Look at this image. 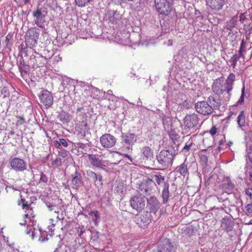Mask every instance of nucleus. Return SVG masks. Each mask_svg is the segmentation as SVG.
Here are the masks:
<instances>
[{
    "label": "nucleus",
    "instance_id": "1",
    "mask_svg": "<svg viewBox=\"0 0 252 252\" xmlns=\"http://www.w3.org/2000/svg\"><path fill=\"white\" fill-rule=\"evenodd\" d=\"M235 80V75L233 73L229 74L225 82H223V77L217 78L212 85L213 91L218 95H220L226 92L227 95L225 97L224 96V99L225 101H228L230 98L231 92L233 88Z\"/></svg>",
    "mask_w": 252,
    "mask_h": 252
},
{
    "label": "nucleus",
    "instance_id": "2",
    "mask_svg": "<svg viewBox=\"0 0 252 252\" xmlns=\"http://www.w3.org/2000/svg\"><path fill=\"white\" fill-rule=\"evenodd\" d=\"M174 0H154L157 11L161 15H168L173 10Z\"/></svg>",
    "mask_w": 252,
    "mask_h": 252
},
{
    "label": "nucleus",
    "instance_id": "3",
    "mask_svg": "<svg viewBox=\"0 0 252 252\" xmlns=\"http://www.w3.org/2000/svg\"><path fill=\"white\" fill-rule=\"evenodd\" d=\"M130 203L133 209L140 212L144 209L146 205L145 197L141 194L138 193L131 197Z\"/></svg>",
    "mask_w": 252,
    "mask_h": 252
},
{
    "label": "nucleus",
    "instance_id": "4",
    "mask_svg": "<svg viewBox=\"0 0 252 252\" xmlns=\"http://www.w3.org/2000/svg\"><path fill=\"white\" fill-rule=\"evenodd\" d=\"M38 96L41 105L45 108L48 109L52 105L54 99L50 92L47 90H43Z\"/></svg>",
    "mask_w": 252,
    "mask_h": 252
},
{
    "label": "nucleus",
    "instance_id": "5",
    "mask_svg": "<svg viewBox=\"0 0 252 252\" xmlns=\"http://www.w3.org/2000/svg\"><path fill=\"white\" fill-rule=\"evenodd\" d=\"M99 141L103 148L109 149L116 145L117 139L111 134L105 133L100 137Z\"/></svg>",
    "mask_w": 252,
    "mask_h": 252
},
{
    "label": "nucleus",
    "instance_id": "6",
    "mask_svg": "<svg viewBox=\"0 0 252 252\" xmlns=\"http://www.w3.org/2000/svg\"><path fill=\"white\" fill-rule=\"evenodd\" d=\"M25 214L23 216V220L20 222V224L22 226H27L29 227L34 225V221L31 220V218H33L35 216V214L31 206L28 208H25Z\"/></svg>",
    "mask_w": 252,
    "mask_h": 252
},
{
    "label": "nucleus",
    "instance_id": "7",
    "mask_svg": "<svg viewBox=\"0 0 252 252\" xmlns=\"http://www.w3.org/2000/svg\"><path fill=\"white\" fill-rule=\"evenodd\" d=\"M11 167L16 171H22L26 169V162L22 159L14 158L10 162Z\"/></svg>",
    "mask_w": 252,
    "mask_h": 252
},
{
    "label": "nucleus",
    "instance_id": "8",
    "mask_svg": "<svg viewBox=\"0 0 252 252\" xmlns=\"http://www.w3.org/2000/svg\"><path fill=\"white\" fill-rule=\"evenodd\" d=\"M38 36V33L33 31L27 33L25 38L26 46L30 48L34 47L37 44Z\"/></svg>",
    "mask_w": 252,
    "mask_h": 252
},
{
    "label": "nucleus",
    "instance_id": "9",
    "mask_svg": "<svg viewBox=\"0 0 252 252\" xmlns=\"http://www.w3.org/2000/svg\"><path fill=\"white\" fill-rule=\"evenodd\" d=\"M90 128L86 121L79 122L75 126V130L78 135L85 137L90 132Z\"/></svg>",
    "mask_w": 252,
    "mask_h": 252
},
{
    "label": "nucleus",
    "instance_id": "10",
    "mask_svg": "<svg viewBox=\"0 0 252 252\" xmlns=\"http://www.w3.org/2000/svg\"><path fill=\"white\" fill-rule=\"evenodd\" d=\"M184 123L186 127L188 128H192L198 123V117L194 114L187 115L184 118Z\"/></svg>",
    "mask_w": 252,
    "mask_h": 252
},
{
    "label": "nucleus",
    "instance_id": "11",
    "mask_svg": "<svg viewBox=\"0 0 252 252\" xmlns=\"http://www.w3.org/2000/svg\"><path fill=\"white\" fill-rule=\"evenodd\" d=\"M32 16L35 18V23L40 28L42 27L45 22V15L42 13L41 9L38 8L35 11L32 13Z\"/></svg>",
    "mask_w": 252,
    "mask_h": 252
},
{
    "label": "nucleus",
    "instance_id": "12",
    "mask_svg": "<svg viewBox=\"0 0 252 252\" xmlns=\"http://www.w3.org/2000/svg\"><path fill=\"white\" fill-rule=\"evenodd\" d=\"M171 155L167 150H162L157 158L158 161L161 164H167L171 161Z\"/></svg>",
    "mask_w": 252,
    "mask_h": 252
},
{
    "label": "nucleus",
    "instance_id": "13",
    "mask_svg": "<svg viewBox=\"0 0 252 252\" xmlns=\"http://www.w3.org/2000/svg\"><path fill=\"white\" fill-rule=\"evenodd\" d=\"M173 246L168 239L162 241L158 246V252H171Z\"/></svg>",
    "mask_w": 252,
    "mask_h": 252
},
{
    "label": "nucleus",
    "instance_id": "14",
    "mask_svg": "<svg viewBox=\"0 0 252 252\" xmlns=\"http://www.w3.org/2000/svg\"><path fill=\"white\" fill-rule=\"evenodd\" d=\"M206 4L212 9L219 10L224 4V0H206Z\"/></svg>",
    "mask_w": 252,
    "mask_h": 252
},
{
    "label": "nucleus",
    "instance_id": "15",
    "mask_svg": "<svg viewBox=\"0 0 252 252\" xmlns=\"http://www.w3.org/2000/svg\"><path fill=\"white\" fill-rule=\"evenodd\" d=\"M150 222V220L146 216L141 215L136 218V223L143 228L147 227Z\"/></svg>",
    "mask_w": 252,
    "mask_h": 252
},
{
    "label": "nucleus",
    "instance_id": "16",
    "mask_svg": "<svg viewBox=\"0 0 252 252\" xmlns=\"http://www.w3.org/2000/svg\"><path fill=\"white\" fill-rule=\"evenodd\" d=\"M227 183H224L222 186L223 190L227 194H231L232 193L233 189L234 188V184L232 183L229 177L226 178Z\"/></svg>",
    "mask_w": 252,
    "mask_h": 252
},
{
    "label": "nucleus",
    "instance_id": "17",
    "mask_svg": "<svg viewBox=\"0 0 252 252\" xmlns=\"http://www.w3.org/2000/svg\"><path fill=\"white\" fill-rule=\"evenodd\" d=\"M88 158L91 164L94 166L99 167L102 164V160L100 156L90 154L88 155Z\"/></svg>",
    "mask_w": 252,
    "mask_h": 252
},
{
    "label": "nucleus",
    "instance_id": "18",
    "mask_svg": "<svg viewBox=\"0 0 252 252\" xmlns=\"http://www.w3.org/2000/svg\"><path fill=\"white\" fill-rule=\"evenodd\" d=\"M141 152L143 159L147 160L153 157V150L148 146L143 147L141 150Z\"/></svg>",
    "mask_w": 252,
    "mask_h": 252
},
{
    "label": "nucleus",
    "instance_id": "19",
    "mask_svg": "<svg viewBox=\"0 0 252 252\" xmlns=\"http://www.w3.org/2000/svg\"><path fill=\"white\" fill-rule=\"evenodd\" d=\"M161 196L163 204L167 203L169 197V184L168 182L164 183L163 186Z\"/></svg>",
    "mask_w": 252,
    "mask_h": 252
},
{
    "label": "nucleus",
    "instance_id": "20",
    "mask_svg": "<svg viewBox=\"0 0 252 252\" xmlns=\"http://www.w3.org/2000/svg\"><path fill=\"white\" fill-rule=\"evenodd\" d=\"M206 103L212 109H219L220 105V100L219 99L216 100L214 96H211L208 97Z\"/></svg>",
    "mask_w": 252,
    "mask_h": 252
},
{
    "label": "nucleus",
    "instance_id": "21",
    "mask_svg": "<svg viewBox=\"0 0 252 252\" xmlns=\"http://www.w3.org/2000/svg\"><path fill=\"white\" fill-rule=\"evenodd\" d=\"M221 226L226 232L231 231L233 228L234 221L227 219H223Z\"/></svg>",
    "mask_w": 252,
    "mask_h": 252
},
{
    "label": "nucleus",
    "instance_id": "22",
    "mask_svg": "<svg viewBox=\"0 0 252 252\" xmlns=\"http://www.w3.org/2000/svg\"><path fill=\"white\" fill-rule=\"evenodd\" d=\"M152 176L158 186H160L162 184L164 185V183L168 182L167 181H165V177L162 176L160 173H152Z\"/></svg>",
    "mask_w": 252,
    "mask_h": 252
},
{
    "label": "nucleus",
    "instance_id": "23",
    "mask_svg": "<svg viewBox=\"0 0 252 252\" xmlns=\"http://www.w3.org/2000/svg\"><path fill=\"white\" fill-rule=\"evenodd\" d=\"M86 174L88 178L92 180L95 184H96L97 180H99L100 182L102 181V176L100 174L97 175L95 173L91 170L87 171Z\"/></svg>",
    "mask_w": 252,
    "mask_h": 252
},
{
    "label": "nucleus",
    "instance_id": "24",
    "mask_svg": "<svg viewBox=\"0 0 252 252\" xmlns=\"http://www.w3.org/2000/svg\"><path fill=\"white\" fill-rule=\"evenodd\" d=\"M182 233L188 236H192L194 234V227L192 225H185L182 229Z\"/></svg>",
    "mask_w": 252,
    "mask_h": 252
},
{
    "label": "nucleus",
    "instance_id": "25",
    "mask_svg": "<svg viewBox=\"0 0 252 252\" xmlns=\"http://www.w3.org/2000/svg\"><path fill=\"white\" fill-rule=\"evenodd\" d=\"M162 124L163 125L165 130H166L167 128L169 129V128H171V127L173 126L172 118L165 115H163Z\"/></svg>",
    "mask_w": 252,
    "mask_h": 252
},
{
    "label": "nucleus",
    "instance_id": "26",
    "mask_svg": "<svg viewBox=\"0 0 252 252\" xmlns=\"http://www.w3.org/2000/svg\"><path fill=\"white\" fill-rule=\"evenodd\" d=\"M209 217L208 219L206 221L207 222L206 225H208V228L209 226L211 227H214V225L217 223V220L214 218L213 216L212 213L209 212L207 213H206V218Z\"/></svg>",
    "mask_w": 252,
    "mask_h": 252
},
{
    "label": "nucleus",
    "instance_id": "27",
    "mask_svg": "<svg viewBox=\"0 0 252 252\" xmlns=\"http://www.w3.org/2000/svg\"><path fill=\"white\" fill-rule=\"evenodd\" d=\"M168 133L169 137L173 141L177 140L179 138V135L178 133L176 131L175 129L173 128V126L171 128H169L165 130Z\"/></svg>",
    "mask_w": 252,
    "mask_h": 252
},
{
    "label": "nucleus",
    "instance_id": "28",
    "mask_svg": "<svg viewBox=\"0 0 252 252\" xmlns=\"http://www.w3.org/2000/svg\"><path fill=\"white\" fill-rule=\"evenodd\" d=\"M58 118H59L60 121L63 123H67L70 120V116L69 114L68 113H67L64 111H62L59 113Z\"/></svg>",
    "mask_w": 252,
    "mask_h": 252
},
{
    "label": "nucleus",
    "instance_id": "29",
    "mask_svg": "<svg viewBox=\"0 0 252 252\" xmlns=\"http://www.w3.org/2000/svg\"><path fill=\"white\" fill-rule=\"evenodd\" d=\"M81 175L80 173H79L76 171L75 173V176L73 178L72 180V183L74 186H75L76 188H78L81 185Z\"/></svg>",
    "mask_w": 252,
    "mask_h": 252
},
{
    "label": "nucleus",
    "instance_id": "30",
    "mask_svg": "<svg viewBox=\"0 0 252 252\" xmlns=\"http://www.w3.org/2000/svg\"><path fill=\"white\" fill-rule=\"evenodd\" d=\"M17 203L18 205H21L22 206L23 209H25V208L30 207L32 202L26 200L25 199L22 197L21 195H20V198L18 199Z\"/></svg>",
    "mask_w": 252,
    "mask_h": 252
},
{
    "label": "nucleus",
    "instance_id": "31",
    "mask_svg": "<svg viewBox=\"0 0 252 252\" xmlns=\"http://www.w3.org/2000/svg\"><path fill=\"white\" fill-rule=\"evenodd\" d=\"M237 119V122L239 127H241L245 126L246 123V118L244 111H241L240 112Z\"/></svg>",
    "mask_w": 252,
    "mask_h": 252
},
{
    "label": "nucleus",
    "instance_id": "32",
    "mask_svg": "<svg viewBox=\"0 0 252 252\" xmlns=\"http://www.w3.org/2000/svg\"><path fill=\"white\" fill-rule=\"evenodd\" d=\"M195 107L198 113L202 115L205 114V101L198 102L196 103Z\"/></svg>",
    "mask_w": 252,
    "mask_h": 252
},
{
    "label": "nucleus",
    "instance_id": "33",
    "mask_svg": "<svg viewBox=\"0 0 252 252\" xmlns=\"http://www.w3.org/2000/svg\"><path fill=\"white\" fill-rule=\"evenodd\" d=\"M246 52V42L244 40V39H242L241 41L239 50L238 51V54L240 55L239 56H242V58L244 59L245 57L244 53H245Z\"/></svg>",
    "mask_w": 252,
    "mask_h": 252
},
{
    "label": "nucleus",
    "instance_id": "34",
    "mask_svg": "<svg viewBox=\"0 0 252 252\" xmlns=\"http://www.w3.org/2000/svg\"><path fill=\"white\" fill-rule=\"evenodd\" d=\"M153 204L152 205L151 203H150V205L151 206L150 209V211L152 212L156 213L157 212L158 208H159V202L156 198H153Z\"/></svg>",
    "mask_w": 252,
    "mask_h": 252
},
{
    "label": "nucleus",
    "instance_id": "35",
    "mask_svg": "<svg viewBox=\"0 0 252 252\" xmlns=\"http://www.w3.org/2000/svg\"><path fill=\"white\" fill-rule=\"evenodd\" d=\"M178 170L182 175L185 176L188 172L187 164L185 162L181 164L179 166Z\"/></svg>",
    "mask_w": 252,
    "mask_h": 252
},
{
    "label": "nucleus",
    "instance_id": "36",
    "mask_svg": "<svg viewBox=\"0 0 252 252\" xmlns=\"http://www.w3.org/2000/svg\"><path fill=\"white\" fill-rule=\"evenodd\" d=\"M239 54H234L232 56L231 59L229 60V62L231 63V65L234 68L237 64V62L239 61L240 58H242V56H239Z\"/></svg>",
    "mask_w": 252,
    "mask_h": 252
},
{
    "label": "nucleus",
    "instance_id": "37",
    "mask_svg": "<svg viewBox=\"0 0 252 252\" xmlns=\"http://www.w3.org/2000/svg\"><path fill=\"white\" fill-rule=\"evenodd\" d=\"M135 135L134 134H129V135H124L123 139L124 142L127 144L130 145L133 140Z\"/></svg>",
    "mask_w": 252,
    "mask_h": 252
},
{
    "label": "nucleus",
    "instance_id": "38",
    "mask_svg": "<svg viewBox=\"0 0 252 252\" xmlns=\"http://www.w3.org/2000/svg\"><path fill=\"white\" fill-rule=\"evenodd\" d=\"M139 189L141 191H144L145 193H149L152 190V187H148L144 182L139 185Z\"/></svg>",
    "mask_w": 252,
    "mask_h": 252
},
{
    "label": "nucleus",
    "instance_id": "39",
    "mask_svg": "<svg viewBox=\"0 0 252 252\" xmlns=\"http://www.w3.org/2000/svg\"><path fill=\"white\" fill-rule=\"evenodd\" d=\"M89 215L94 222L96 221L100 217L99 212L97 210L91 211L89 213Z\"/></svg>",
    "mask_w": 252,
    "mask_h": 252
},
{
    "label": "nucleus",
    "instance_id": "40",
    "mask_svg": "<svg viewBox=\"0 0 252 252\" xmlns=\"http://www.w3.org/2000/svg\"><path fill=\"white\" fill-rule=\"evenodd\" d=\"M237 22V21L235 19H234V18H232L230 20L229 23H228L226 25V29L228 30L231 31L232 29L234 28L235 25H236Z\"/></svg>",
    "mask_w": 252,
    "mask_h": 252
},
{
    "label": "nucleus",
    "instance_id": "41",
    "mask_svg": "<svg viewBox=\"0 0 252 252\" xmlns=\"http://www.w3.org/2000/svg\"><path fill=\"white\" fill-rule=\"evenodd\" d=\"M243 211L247 216H248L249 214H252V202L251 203L247 204L245 207L244 209H243Z\"/></svg>",
    "mask_w": 252,
    "mask_h": 252
},
{
    "label": "nucleus",
    "instance_id": "42",
    "mask_svg": "<svg viewBox=\"0 0 252 252\" xmlns=\"http://www.w3.org/2000/svg\"><path fill=\"white\" fill-rule=\"evenodd\" d=\"M245 86L244 85L242 89V90H241V96H240L239 99L238 100V101L236 103L237 105H240V104H242V103H243V102L244 101V97H245Z\"/></svg>",
    "mask_w": 252,
    "mask_h": 252
},
{
    "label": "nucleus",
    "instance_id": "43",
    "mask_svg": "<svg viewBox=\"0 0 252 252\" xmlns=\"http://www.w3.org/2000/svg\"><path fill=\"white\" fill-rule=\"evenodd\" d=\"M90 0H75V2L79 7H82L85 6Z\"/></svg>",
    "mask_w": 252,
    "mask_h": 252
},
{
    "label": "nucleus",
    "instance_id": "44",
    "mask_svg": "<svg viewBox=\"0 0 252 252\" xmlns=\"http://www.w3.org/2000/svg\"><path fill=\"white\" fill-rule=\"evenodd\" d=\"M192 144H193V143L192 141H191V142L189 141L188 143H186V145L185 146V147H184V148L183 149L182 151L185 153H186L189 152Z\"/></svg>",
    "mask_w": 252,
    "mask_h": 252
},
{
    "label": "nucleus",
    "instance_id": "45",
    "mask_svg": "<svg viewBox=\"0 0 252 252\" xmlns=\"http://www.w3.org/2000/svg\"><path fill=\"white\" fill-rule=\"evenodd\" d=\"M76 228L77 231V233L80 236H81L82 234L85 231V229L84 228V226L83 225L78 224V226Z\"/></svg>",
    "mask_w": 252,
    "mask_h": 252
},
{
    "label": "nucleus",
    "instance_id": "46",
    "mask_svg": "<svg viewBox=\"0 0 252 252\" xmlns=\"http://www.w3.org/2000/svg\"><path fill=\"white\" fill-rule=\"evenodd\" d=\"M205 150H201L199 153V156L200 158V162L203 165L205 163Z\"/></svg>",
    "mask_w": 252,
    "mask_h": 252
},
{
    "label": "nucleus",
    "instance_id": "47",
    "mask_svg": "<svg viewBox=\"0 0 252 252\" xmlns=\"http://www.w3.org/2000/svg\"><path fill=\"white\" fill-rule=\"evenodd\" d=\"M0 252H12V249L9 246H4L0 250Z\"/></svg>",
    "mask_w": 252,
    "mask_h": 252
},
{
    "label": "nucleus",
    "instance_id": "48",
    "mask_svg": "<svg viewBox=\"0 0 252 252\" xmlns=\"http://www.w3.org/2000/svg\"><path fill=\"white\" fill-rule=\"evenodd\" d=\"M48 181V178L46 177V175L44 174L43 173H41L40 175V182H43V183H47Z\"/></svg>",
    "mask_w": 252,
    "mask_h": 252
},
{
    "label": "nucleus",
    "instance_id": "49",
    "mask_svg": "<svg viewBox=\"0 0 252 252\" xmlns=\"http://www.w3.org/2000/svg\"><path fill=\"white\" fill-rule=\"evenodd\" d=\"M27 69H28V68L26 67V68H25L24 66L23 67H22L21 66H19V70H20V71L22 75H25V74H26L28 73Z\"/></svg>",
    "mask_w": 252,
    "mask_h": 252
},
{
    "label": "nucleus",
    "instance_id": "50",
    "mask_svg": "<svg viewBox=\"0 0 252 252\" xmlns=\"http://www.w3.org/2000/svg\"><path fill=\"white\" fill-rule=\"evenodd\" d=\"M153 178L151 179L150 178H148L147 179H146V180L144 182L145 184H146V185L148 187H152V184L153 183Z\"/></svg>",
    "mask_w": 252,
    "mask_h": 252
},
{
    "label": "nucleus",
    "instance_id": "51",
    "mask_svg": "<svg viewBox=\"0 0 252 252\" xmlns=\"http://www.w3.org/2000/svg\"><path fill=\"white\" fill-rule=\"evenodd\" d=\"M1 93L3 94V97L9 95V91L6 87H3L1 90Z\"/></svg>",
    "mask_w": 252,
    "mask_h": 252
},
{
    "label": "nucleus",
    "instance_id": "52",
    "mask_svg": "<svg viewBox=\"0 0 252 252\" xmlns=\"http://www.w3.org/2000/svg\"><path fill=\"white\" fill-rule=\"evenodd\" d=\"M217 132V128L215 126H213L211 129L209 131V132L211 134V135L213 136L216 134Z\"/></svg>",
    "mask_w": 252,
    "mask_h": 252
},
{
    "label": "nucleus",
    "instance_id": "53",
    "mask_svg": "<svg viewBox=\"0 0 252 252\" xmlns=\"http://www.w3.org/2000/svg\"><path fill=\"white\" fill-rule=\"evenodd\" d=\"M59 141L61 143V146L63 145L64 147H67L68 145L66 140L64 138H60Z\"/></svg>",
    "mask_w": 252,
    "mask_h": 252
},
{
    "label": "nucleus",
    "instance_id": "54",
    "mask_svg": "<svg viewBox=\"0 0 252 252\" xmlns=\"http://www.w3.org/2000/svg\"><path fill=\"white\" fill-rule=\"evenodd\" d=\"M59 155L63 158H65L67 156V151L65 150H63L61 152H59Z\"/></svg>",
    "mask_w": 252,
    "mask_h": 252
},
{
    "label": "nucleus",
    "instance_id": "55",
    "mask_svg": "<svg viewBox=\"0 0 252 252\" xmlns=\"http://www.w3.org/2000/svg\"><path fill=\"white\" fill-rule=\"evenodd\" d=\"M54 144L55 146L58 149L62 148L61 143L60 141L55 140L54 141Z\"/></svg>",
    "mask_w": 252,
    "mask_h": 252
},
{
    "label": "nucleus",
    "instance_id": "56",
    "mask_svg": "<svg viewBox=\"0 0 252 252\" xmlns=\"http://www.w3.org/2000/svg\"><path fill=\"white\" fill-rule=\"evenodd\" d=\"M246 194L252 199V189H247L245 191Z\"/></svg>",
    "mask_w": 252,
    "mask_h": 252
},
{
    "label": "nucleus",
    "instance_id": "57",
    "mask_svg": "<svg viewBox=\"0 0 252 252\" xmlns=\"http://www.w3.org/2000/svg\"><path fill=\"white\" fill-rule=\"evenodd\" d=\"M17 118H18L20 121H21L20 124H23L24 123H25V119L23 117L17 116Z\"/></svg>",
    "mask_w": 252,
    "mask_h": 252
},
{
    "label": "nucleus",
    "instance_id": "58",
    "mask_svg": "<svg viewBox=\"0 0 252 252\" xmlns=\"http://www.w3.org/2000/svg\"><path fill=\"white\" fill-rule=\"evenodd\" d=\"M123 156L125 157V158H127L128 159H129L130 161H132V158H131V157L128 155V154H123Z\"/></svg>",
    "mask_w": 252,
    "mask_h": 252
},
{
    "label": "nucleus",
    "instance_id": "59",
    "mask_svg": "<svg viewBox=\"0 0 252 252\" xmlns=\"http://www.w3.org/2000/svg\"><path fill=\"white\" fill-rule=\"evenodd\" d=\"M54 214H55V216L56 217V219L58 220H61V219L59 217V211L57 212L55 211L54 212Z\"/></svg>",
    "mask_w": 252,
    "mask_h": 252
},
{
    "label": "nucleus",
    "instance_id": "60",
    "mask_svg": "<svg viewBox=\"0 0 252 252\" xmlns=\"http://www.w3.org/2000/svg\"><path fill=\"white\" fill-rule=\"evenodd\" d=\"M233 114V113L231 112L230 114L226 118L227 120V121H229L230 119V118H231Z\"/></svg>",
    "mask_w": 252,
    "mask_h": 252
},
{
    "label": "nucleus",
    "instance_id": "61",
    "mask_svg": "<svg viewBox=\"0 0 252 252\" xmlns=\"http://www.w3.org/2000/svg\"><path fill=\"white\" fill-rule=\"evenodd\" d=\"M249 153H251L252 154V145H251L249 148V149H248V152Z\"/></svg>",
    "mask_w": 252,
    "mask_h": 252
},
{
    "label": "nucleus",
    "instance_id": "62",
    "mask_svg": "<svg viewBox=\"0 0 252 252\" xmlns=\"http://www.w3.org/2000/svg\"><path fill=\"white\" fill-rule=\"evenodd\" d=\"M49 220L50 221V223L51 224V225L54 226L55 225V224L53 223V221H54L53 219H50Z\"/></svg>",
    "mask_w": 252,
    "mask_h": 252
},
{
    "label": "nucleus",
    "instance_id": "63",
    "mask_svg": "<svg viewBox=\"0 0 252 252\" xmlns=\"http://www.w3.org/2000/svg\"><path fill=\"white\" fill-rule=\"evenodd\" d=\"M126 148L127 149V150H128L130 152H131L132 151V147H130V146H128V147H127V148Z\"/></svg>",
    "mask_w": 252,
    "mask_h": 252
},
{
    "label": "nucleus",
    "instance_id": "64",
    "mask_svg": "<svg viewBox=\"0 0 252 252\" xmlns=\"http://www.w3.org/2000/svg\"><path fill=\"white\" fill-rule=\"evenodd\" d=\"M246 224H247V225L252 224V219L249 221V222L246 223Z\"/></svg>",
    "mask_w": 252,
    "mask_h": 252
}]
</instances>
